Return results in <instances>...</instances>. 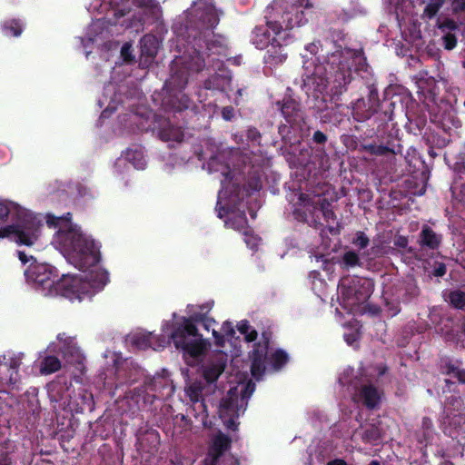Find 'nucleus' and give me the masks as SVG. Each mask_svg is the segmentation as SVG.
Here are the masks:
<instances>
[{
    "instance_id": "f257e3e1",
    "label": "nucleus",
    "mask_w": 465,
    "mask_h": 465,
    "mask_svg": "<svg viewBox=\"0 0 465 465\" xmlns=\"http://www.w3.org/2000/svg\"><path fill=\"white\" fill-rule=\"evenodd\" d=\"M45 221L49 227L58 229L52 244L82 273L64 274L59 278L54 266L34 261L24 272L26 283L43 296L60 295L71 302L90 299L104 290L109 282V274L99 265L100 243L72 223L70 213L65 215L47 213Z\"/></svg>"
},
{
    "instance_id": "f03ea898",
    "label": "nucleus",
    "mask_w": 465,
    "mask_h": 465,
    "mask_svg": "<svg viewBox=\"0 0 465 465\" xmlns=\"http://www.w3.org/2000/svg\"><path fill=\"white\" fill-rule=\"evenodd\" d=\"M88 11L103 16L93 21L81 38L84 48L90 43L100 45L109 35L118 34V27L138 31L145 20L157 21L162 16V8L154 0H92Z\"/></svg>"
},
{
    "instance_id": "7ed1b4c3",
    "label": "nucleus",
    "mask_w": 465,
    "mask_h": 465,
    "mask_svg": "<svg viewBox=\"0 0 465 465\" xmlns=\"http://www.w3.org/2000/svg\"><path fill=\"white\" fill-rule=\"evenodd\" d=\"M213 306V302L203 305L190 304L187 306L188 316H177L173 313V323L163 322L162 331L168 334L169 341L179 350L188 365L193 366L210 348L211 343L198 332L195 322H200L203 329L212 331L215 344L223 345V335L216 331L217 322L205 315Z\"/></svg>"
},
{
    "instance_id": "20e7f679",
    "label": "nucleus",
    "mask_w": 465,
    "mask_h": 465,
    "mask_svg": "<svg viewBox=\"0 0 465 465\" xmlns=\"http://www.w3.org/2000/svg\"><path fill=\"white\" fill-rule=\"evenodd\" d=\"M304 63L305 77L304 87L307 93H312L315 98L328 92L334 95L342 93L344 87L351 81L352 72L363 70L366 66L361 53L356 50H337L327 57V66L317 64L313 72L310 65Z\"/></svg>"
},
{
    "instance_id": "39448f33",
    "label": "nucleus",
    "mask_w": 465,
    "mask_h": 465,
    "mask_svg": "<svg viewBox=\"0 0 465 465\" xmlns=\"http://www.w3.org/2000/svg\"><path fill=\"white\" fill-rule=\"evenodd\" d=\"M312 9L310 0H273L265 10L266 25L254 27L251 43L262 50L282 41L286 31L308 22Z\"/></svg>"
},
{
    "instance_id": "423d86ee",
    "label": "nucleus",
    "mask_w": 465,
    "mask_h": 465,
    "mask_svg": "<svg viewBox=\"0 0 465 465\" xmlns=\"http://www.w3.org/2000/svg\"><path fill=\"white\" fill-rule=\"evenodd\" d=\"M223 155L211 157L203 165L209 173H221L224 179L222 181V189L218 193L216 212L219 218L226 216L225 226L236 231H242L244 242L247 246L254 250L259 245L261 239L246 229L247 220L244 210H241L240 189L235 183H232V176L229 165L221 163Z\"/></svg>"
},
{
    "instance_id": "0eeeda50",
    "label": "nucleus",
    "mask_w": 465,
    "mask_h": 465,
    "mask_svg": "<svg viewBox=\"0 0 465 465\" xmlns=\"http://www.w3.org/2000/svg\"><path fill=\"white\" fill-rule=\"evenodd\" d=\"M11 215L14 223L0 228V239L7 238L18 244L33 245L39 237L40 222L28 209L16 203L0 199V223Z\"/></svg>"
},
{
    "instance_id": "6e6552de",
    "label": "nucleus",
    "mask_w": 465,
    "mask_h": 465,
    "mask_svg": "<svg viewBox=\"0 0 465 465\" xmlns=\"http://www.w3.org/2000/svg\"><path fill=\"white\" fill-rule=\"evenodd\" d=\"M232 385L219 406V416L224 426L232 430L237 429L236 420L242 414L248 405V400L255 390V384L251 381L240 378Z\"/></svg>"
},
{
    "instance_id": "1a4fd4ad",
    "label": "nucleus",
    "mask_w": 465,
    "mask_h": 465,
    "mask_svg": "<svg viewBox=\"0 0 465 465\" xmlns=\"http://www.w3.org/2000/svg\"><path fill=\"white\" fill-rule=\"evenodd\" d=\"M373 291V282L367 278L345 277L338 285V302L349 313H361L364 303Z\"/></svg>"
},
{
    "instance_id": "9d476101",
    "label": "nucleus",
    "mask_w": 465,
    "mask_h": 465,
    "mask_svg": "<svg viewBox=\"0 0 465 465\" xmlns=\"http://www.w3.org/2000/svg\"><path fill=\"white\" fill-rule=\"evenodd\" d=\"M185 29L192 31L194 38L197 32L204 37L213 35L220 21V14L214 7L213 0H193L185 13Z\"/></svg>"
},
{
    "instance_id": "9b49d317",
    "label": "nucleus",
    "mask_w": 465,
    "mask_h": 465,
    "mask_svg": "<svg viewBox=\"0 0 465 465\" xmlns=\"http://www.w3.org/2000/svg\"><path fill=\"white\" fill-rule=\"evenodd\" d=\"M205 64L204 59L194 46L176 56L171 64V74L166 80L164 88L167 92L182 90L188 83L191 74L200 72Z\"/></svg>"
},
{
    "instance_id": "f8f14e48",
    "label": "nucleus",
    "mask_w": 465,
    "mask_h": 465,
    "mask_svg": "<svg viewBox=\"0 0 465 465\" xmlns=\"http://www.w3.org/2000/svg\"><path fill=\"white\" fill-rule=\"evenodd\" d=\"M251 372L254 379L259 381L266 370L268 363L274 371L281 369L288 361V355L282 350H273L269 346L268 339L262 335L254 345L250 354Z\"/></svg>"
},
{
    "instance_id": "ddd939ff",
    "label": "nucleus",
    "mask_w": 465,
    "mask_h": 465,
    "mask_svg": "<svg viewBox=\"0 0 465 465\" xmlns=\"http://www.w3.org/2000/svg\"><path fill=\"white\" fill-rule=\"evenodd\" d=\"M49 352H60L65 361V365L72 369L74 377H78L85 371V354L74 336L64 332L59 333L56 340L47 346Z\"/></svg>"
},
{
    "instance_id": "4468645a",
    "label": "nucleus",
    "mask_w": 465,
    "mask_h": 465,
    "mask_svg": "<svg viewBox=\"0 0 465 465\" xmlns=\"http://www.w3.org/2000/svg\"><path fill=\"white\" fill-rule=\"evenodd\" d=\"M216 384H207L203 381H190L184 387L186 397L193 404L194 417L203 427H211L212 422L208 420L207 397L215 392Z\"/></svg>"
},
{
    "instance_id": "2eb2a0df",
    "label": "nucleus",
    "mask_w": 465,
    "mask_h": 465,
    "mask_svg": "<svg viewBox=\"0 0 465 465\" xmlns=\"http://www.w3.org/2000/svg\"><path fill=\"white\" fill-rule=\"evenodd\" d=\"M227 360L226 353L222 351H217L205 358L200 371L202 377L207 384H216L218 378L224 371Z\"/></svg>"
},
{
    "instance_id": "dca6fc26",
    "label": "nucleus",
    "mask_w": 465,
    "mask_h": 465,
    "mask_svg": "<svg viewBox=\"0 0 465 465\" xmlns=\"http://www.w3.org/2000/svg\"><path fill=\"white\" fill-rule=\"evenodd\" d=\"M131 166L137 170H143L146 161L141 148L129 149L118 157L114 163V169L118 174L130 173Z\"/></svg>"
},
{
    "instance_id": "f3484780",
    "label": "nucleus",
    "mask_w": 465,
    "mask_h": 465,
    "mask_svg": "<svg viewBox=\"0 0 465 465\" xmlns=\"http://www.w3.org/2000/svg\"><path fill=\"white\" fill-rule=\"evenodd\" d=\"M126 342L138 350H146L153 348L158 350L163 348L165 341H161L157 335L143 330H137L129 333L126 337Z\"/></svg>"
},
{
    "instance_id": "a211bd4d",
    "label": "nucleus",
    "mask_w": 465,
    "mask_h": 465,
    "mask_svg": "<svg viewBox=\"0 0 465 465\" xmlns=\"http://www.w3.org/2000/svg\"><path fill=\"white\" fill-rule=\"evenodd\" d=\"M381 391L372 384L364 382L361 384L360 389L353 396L355 401L362 402L369 409L376 408L381 402Z\"/></svg>"
},
{
    "instance_id": "6ab92c4d",
    "label": "nucleus",
    "mask_w": 465,
    "mask_h": 465,
    "mask_svg": "<svg viewBox=\"0 0 465 465\" xmlns=\"http://www.w3.org/2000/svg\"><path fill=\"white\" fill-rule=\"evenodd\" d=\"M24 353H18L10 359L9 363H0V381L2 383L15 384L17 382L18 368L22 363Z\"/></svg>"
},
{
    "instance_id": "aec40b11",
    "label": "nucleus",
    "mask_w": 465,
    "mask_h": 465,
    "mask_svg": "<svg viewBox=\"0 0 465 465\" xmlns=\"http://www.w3.org/2000/svg\"><path fill=\"white\" fill-rule=\"evenodd\" d=\"M230 446V439L223 433L215 435L212 440L204 465H216L218 458Z\"/></svg>"
},
{
    "instance_id": "412c9836",
    "label": "nucleus",
    "mask_w": 465,
    "mask_h": 465,
    "mask_svg": "<svg viewBox=\"0 0 465 465\" xmlns=\"http://www.w3.org/2000/svg\"><path fill=\"white\" fill-rule=\"evenodd\" d=\"M144 386L146 387V395L148 397L152 396L153 398L163 397L164 395H169L173 392V386L169 384V381L163 377H154L153 379H148L144 381Z\"/></svg>"
},
{
    "instance_id": "4be33fe9",
    "label": "nucleus",
    "mask_w": 465,
    "mask_h": 465,
    "mask_svg": "<svg viewBox=\"0 0 465 465\" xmlns=\"http://www.w3.org/2000/svg\"><path fill=\"white\" fill-rule=\"evenodd\" d=\"M118 103V98L115 94V86L114 84L109 83L104 86V92L102 96L98 100V104L100 107L104 106V110L102 113V117L108 116L113 111L116 109V104Z\"/></svg>"
},
{
    "instance_id": "5701e85b",
    "label": "nucleus",
    "mask_w": 465,
    "mask_h": 465,
    "mask_svg": "<svg viewBox=\"0 0 465 465\" xmlns=\"http://www.w3.org/2000/svg\"><path fill=\"white\" fill-rule=\"evenodd\" d=\"M158 134L161 140L167 143H180L183 137L182 129L174 125L170 120L163 124Z\"/></svg>"
},
{
    "instance_id": "b1692460",
    "label": "nucleus",
    "mask_w": 465,
    "mask_h": 465,
    "mask_svg": "<svg viewBox=\"0 0 465 465\" xmlns=\"http://www.w3.org/2000/svg\"><path fill=\"white\" fill-rule=\"evenodd\" d=\"M188 32V37H192L193 41H196L198 38V41H201V37L204 38V42L206 44V49L211 54H222L225 51V44L224 39L221 35H208L206 37L203 36V35H200L199 32H197V35L194 38L193 36L190 35L191 32L190 30H186Z\"/></svg>"
},
{
    "instance_id": "393cba45",
    "label": "nucleus",
    "mask_w": 465,
    "mask_h": 465,
    "mask_svg": "<svg viewBox=\"0 0 465 465\" xmlns=\"http://www.w3.org/2000/svg\"><path fill=\"white\" fill-rule=\"evenodd\" d=\"M231 82L230 74L225 70H220V73L215 74L205 81L204 86L206 89L227 91L231 89Z\"/></svg>"
},
{
    "instance_id": "a878e982",
    "label": "nucleus",
    "mask_w": 465,
    "mask_h": 465,
    "mask_svg": "<svg viewBox=\"0 0 465 465\" xmlns=\"http://www.w3.org/2000/svg\"><path fill=\"white\" fill-rule=\"evenodd\" d=\"M268 50L266 54L264 55V62L272 66L282 64L286 59V54L283 53V50L281 45V41L273 44L272 45L267 47Z\"/></svg>"
},
{
    "instance_id": "bb28decb",
    "label": "nucleus",
    "mask_w": 465,
    "mask_h": 465,
    "mask_svg": "<svg viewBox=\"0 0 465 465\" xmlns=\"http://www.w3.org/2000/svg\"><path fill=\"white\" fill-rule=\"evenodd\" d=\"M141 54L143 57L152 59L159 49V41L153 35H146L141 39Z\"/></svg>"
},
{
    "instance_id": "cd10ccee",
    "label": "nucleus",
    "mask_w": 465,
    "mask_h": 465,
    "mask_svg": "<svg viewBox=\"0 0 465 465\" xmlns=\"http://www.w3.org/2000/svg\"><path fill=\"white\" fill-rule=\"evenodd\" d=\"M92 406V394L87 391L79 392L78 397L70 401L68 408L70 411L82 412L86 407Z\"/></svg>"
},
{
    "instance_id": "c85d7f7f",
    "label": "nucleus",
    "mask_w": 465,
    "mask_h": 465,
    "mask_svg": "<svg viewBox=\"0 0 465 465\" xmlns=\"http://www.w3.org/2000/svg\"><path fill=\"white\" fill-rule=\"evenodd\" d=\"M278 106L282 112V114L288 123H293L296 121L299 114V110L294 101L286 100L282 104L278 103Z\"/></svg>"
},
{
    "instance_id": "c756f323",
    "label": "nucleus",
    "mask_w": 465,
    "mask_h": 465,
    "mask_svg": "<svg viewBox=\"0 0 465 465\" xmlns=\"http://www.w3.org/2000/svg\"><path fill=\"white\" fill-rule=\"evenodd\" d=\"M420 242L423 246H427L430 249H435L440 242V236L436 234L429 227L425 226L421 231Z\"/></svg>"
},
{
    "instance_id": "7c9ffc66",
    "label": "nucleus",
    "mask_w": 465,
    "mask_h": 465,
    "mask_svg": "<svg viewBox=\"0 0 465 465\" xmlns=\"http://www.w3.org/2000/svg\"><path fill=\"white\" fill-rule=\"evenodd\" d=\"M62 367L60 360L55 356H45L40 366V372L42 374H51L59 371Z\"/></svg>"
},
{
    "instance_id": "2f4dec72",
    "label": "nucleus",
    "mask_w": 465,
    "mask_h": 465,
    "mask_svg": "<svg viewBox=\"0 0 465 465\" xmlns=\"http://www.w3.org/2000/svg\"><path fill=\"white\" fill-rule=\"evenodd\" d=\"M417 85L421 92L428 93L430 95H435L438 92L436 80L427 74L419 78Z\"/></svg>"
},
{
    "instance_id": "473e14b6",
    "label": "nucleus",
    "mask_w": 465,
    "mask_h": 465,
    "mask_svg": "<svg viewBox=\"0 0 465 465\" xmlns=\"http://www.w3.org/2000/svg\"><path fill=\"white\" fill-rule=\"evenodd\" d=\"M23 28L24 25L19 20H10L1 25L2 32L6 36H19Z\"/></svg>"
},
{
    "instance_id": "72a5a7b5",
    "label": "nucleus",
    "mask_w": 465,
    "mask_h": 465,
    "mask_svg": "<svg viewBox=\"0 0 465 465\" xmlns=\"http://www.w3.org/2000/svg\"><path fill=\"white\" fill-rule=\"evenodd\" d=\"M237 330L244 336L245 341L248 342L253 341L257 339L256 330H254L245 320L238 322Z\"/></svg>"
},
{
    "instance_id": "f704fd0d",
    "label": "nucleus",
    "mask_w": 465,
    "mask_h": 465,
    "mask_svg": "<svg viewBox=\"0 0 465 465\" xmlns=\"http://www.w3.org/2000/svg\"><path fill=\"white\" fill-rule=\"evenodd\" d=\"M319 272H312L310 277L312 279V285L313 292L319 296L322 300H323V296L325 294L326 282L321 279Z\"/></svg>"
},
{
    "instance_id": "c9c22d12",
    "label": "nucleus",
    "mask_w": 465,
    "mask_h": 465,
    "mask_svg": "<svg viewBox=\"0 0 465 465\" xmlns=\"http://www.w3.org/2000/svg\"><path fill=\"white\" fill-rule=\"evenodd\" d=\"M446 300L454 308L463 309L465 307V293L460 290L450 292Z\"/></svg>"
},
{
    "instance_id": "e433bc0d",
    "label": "nucleus",
    "mask_w": 465,
    "mask_h": 465,
    "mask_svg": "<svg viewBox=\"0 0 465 465\" xmlns=\"http://www.w3.org/2000/svg\"><path fill=\"white\" fill-rule=\"evenodd\" d=\"M138 121L139 117L136 114H126L120 119V123L124 126L125 133L134 132L135 127L134 125L137 124ZM136 128L141 129L139 126H136ZM123 133H124V131H123Z\"/></svg>"
},
{
    "instance_id": "4c0bfd02",
    "label": "nucleus",
    "mask_w": 465,
    "mask_h": 465,
    "mask_svg": "<svg viewBox=\"0 0 465 465\" xmlns=\"http://www.w3.org/2000/svg\"><path fill=\"white\" fill-rule=\"evenodd\" d=\"M445 0H429L423 11V16L430 19L436 15Z\"/></svg>"
},
{
    "instance_id": "58836bf2",
    "label": "nucleus",
    "mask_w": 465,
    "mask_h": 465,
    "mask_svg": "<svg viewBox=\"0 0 465 465\" xmlns=\"http://www.w3.org/2000/svg\"><path fill=\"white\" fill-rule=\"evenodd\" d=\"M299 201L302 206L310 210L311 207L315 209L316 205L321 204L322 199L320 195H313L312 197H309L307 194L300 193Z\"/></svg>"
},
{
    "instance_id": "ea45409f",
    "label": "nucleus",
    "mask_w": 465,
    "mask_h": 465,
    "mask_svg": "<svg viewBox=\"0 0 465 465\" xmlns=\"http://www.w3.org/2000/svg\"><path fill=\"white\" fill-rule=\"evenodd\" d=\"M359 255L352 251L346 252L342 257V264L347 268L359 265Z\"/></svg>"
},
{
    "instance_id": "a19ab883",
    "label": "nucleus",
    "mask_w": 465,
    "mask_h": 465,
    "mask_svg": "<svg viewBox=\"0 0 465 465\" xmlns=\"http://www.w3.org/2000/svg\"><path fill=\"white\" fill-rule=\"evenodd\" d=\"M359 337H360V328H359L357 322L355 323L353 330H351V331H346L344 333L345 341L349 345H353L354 342L357 341Z\"/></svg>"
},
{
    "instance_id": "79ce46f5",
    "label": "nucleus",
    "mask_w": 465,
    "mask_h": 465,
    "mask_svg": "<svg viewBox=\"0 0 465 465\" xmlns=\"http://www.w3.org/2000/svg\"><path fill=\"white\" fill-rule=\"evenodd\" d=\"M363 104L364 100L359 99L352 105L353 114L356 118H358V120H363L365 118H369L370 116L369 114H363L361 112V108Z\"/></svg>"
},
{
    "instance_id": "37998d69",
    "label": "nucleus",
    "mask_w": 465,
    "mask_h": 465,
    "mask_svg": "<svg viewBox=\"0 0 465 465\" xmlns=\"http://www.w3.org/2000/svg\"><path fill=\"white\" fill-rule=\"evenodd\" d=\"M447 372L457 378L460 382L465 383V368L460 369L459 367L450 366Z\"/></svg>"
},
{
    "instance_id": "c03bdc74",
    "label": "nucleus",
    "mask_w": 465,
    "mask_h": 465,
    "mask_svg": "<svg viewBox=\"0 0 465 465\" xmlns=\"http://www.w3.org/2000/svg\"><path fill=\"white\" fill-rule=\"evenodd\" d=\"M353 243L359 248L362 249L368 245L369 239L363 232H358L355 239L353 240Z\"/></svg>"
},
{
    "instance_id": "a18cd8bd",
    "label": "nucleus",
    "mask_w": 465,
    "mask_h": 465,
    "mask_svg": "<svg viewBox=\"0 0 465 465\" xmlns=\"http://www.w3.org/2000/svg\"><path fill=\"white\" fill-rule=\"evenodd\" d=\"M444 45L445 48L448 50L453 49L457 45V40L454 35L452 34H446L443 37Z\"/></svg>"
},
{
    "instance_id": "49530a36",
    "label": "nucleus",
    "mask_w": 465,
    "mask_h": 465,
    "mask_svg": "<svg viewBox=\"0 0 465 465\" xmlns=\"http://www.w3.org/2000/svg\"><path fill=\"white\" fill-rule=\"evenodd\" d=\"M222 334L224 336L231 337L234 334V329L231 322H224L222 325Z\"/></svg>"
},
{
    "instance_id": "de8ad7c7",
    "label": "nucleus",
    "mask_w": 465,
    "mask_h": 465,
    "mask_svg": "<svg viewBox=\"0 0 465 465\" xmlns=\"http://www.w3.org/2000/svg\"><path fill=\"white\" fill-rule=\"evenodd\" d=\"M121 55L124 59V61H125V62H130L132 60L131 45L130 44H124L122 46Z\"/></svg>"
},
{
    "instance_id": "09e8293b",
    "label": "nucleus",
    "mask_w": 465,
    "mask_h": 465,
    "mask_svg": "<svg viewBox=\"0 0 465 465\" xmlns=\"http://www.w3.org/2000/svg\"><path fill=\"white\" fill-rule=\"evenodd\" d=\"M458 27L456 22L452 21V20H446L442 23H440L439 24V28L441 29V30H450V31H452V30H456Z\"/></svg>"
},
{
    "instance_id": "8fccbe9b",
    "label": "nucleus",
    "mask_w": 465,
    "mask_h": 465,
    "mask_svg": "<svg viewBox=\"0 0 465 465\" xmlns=\"http://www.w3.org/2000/svg\"><path fill=\"white\" fill-rule=\"evenodd\" d=\"M223 118L226 121H231L234 116V111L232 107L226 106L222 110Z\"/></svg>"
},
{
    "instance_id": "3c124183",
    "label": "nucleus",
    "mask_w": 465,
    "mask_h": 465,
    "mask_svg": "<svg viewBox=\"0 0 465 465\" xmlns=\"http://www.w3.org/2000/svg\"><path fill=\"white\" fill-rule=\"evenodd\" d=\"M368 148L374 154H384L388 151V148L385 146L370 145Z\"/></svg>"
},
{
    "instance_id": "603ef678",
    "label": "nucleus",
    "mask_w": 465,
    "mask_h": 465,
    "mask_svg": "<svg viewBox=\"0 0 465 465\" xmlns=\"http://www.w3.org/2000/svg\"><path fill=\"white\" fill-rule=\"evenodd\" d=\"M454 12H460L465 9V0H454L452 3Z\"/></svg>"
},
{
    "instance_id": "864d4df0",
    "label": "nucleus",
    "mask_w": 465,
    "mask_h": 465,
    "mask_svg": "<svg viewBox=\"0 0 465 465\" xmlns=\"http://www.w3.org/2000/svg\"><path fill=\"white\" fill-rule=\"evenodd\" d=\"M313 140L318 143H324L326 141V135L323 133L317 131L313 134Z\"/></svg>"
},
{
    "instance_id": "5fc2aeb1",
    "label": "nucleus",
    "mask_w": 465,
    "mask_h": 465,
    "mask_svg": "<svg viewBox=\"0 0 465 465\" xmlns=\"http://www.w3.org/2000/svg\"><path fill=\"white\" fill-rule=\"evenodd\" d=\"M133 374L135 375V376H138V375L142 376V375H143V371L140 368H138V367H134L133 370L131 371V375L129 377L130 382H134V381H136V377L132 379V375Z\"/></svg>"
},
{
    "instance_id": "6e6d98bb",
    "label": "nucleus",
    "mask_w": 465,
    "mask_h": 465,
    "mask_svg": "<svg viewBox=\"0 0 465 465\" xmlns=\"http://www.w3.org/2000/svg\"><path fill=\"white\" fill-rule=\"evenodd\" d=\"M395 245L399 246V247H401V248H405L407 245H408V240L406 237H403V236H399L396 240H395Z\"/></svg>"
},
{
    "instance_id": "4d7b16f0",
    "label": "nucleus",
    "mask_w": 465,
    "mask_h": 465,
    "mask_svg": "<svg viewBox=\"0 0 465 465\" xmlns=\"http://www.w3.org/2000/svg\"><path fill=\"white\" fill-rule=\"evenodd\" d=\"M306 50L312 54H316L319 52V45L316 43H312L306 46Z\"/></svg>"
},
{
    "instance_id": "13d9d810",
    "label": "nucleus",
    "mask_w": 465,
    "mask_h": 465,
    "mask_svg": "<svg viewBox=\"0 0 465 465\" xmlns=\"http://www.w3.org/2000/svg\"><path fill=\"white\" fill-rule=\"evenodd\" d=\"M446 273V267L443 264H440L434 271L436 276H443Z\"/></svg>"
},
{
    "instance_id": "bf43d9fd",
    "label": "nucleus",
    "mask_w": 465,
    "mask_h": 465,
    "mask_svg": "<svg viewBox=\"0 0 465 465\" xmlns=\"http://www.w3.org/2000/svg\"><path fill=\"white\" fill-rule=\"evenodd\" d=\"M327 465H347V464L343 460L337 459V460L329 461L327 463Z\"/></svg>"
},
{
    "instance_id": "052dcab7",
    "label": "nucleus",
    "mask_w": 465,
    "mask_h": 465,
    "mask_svg": "<svg viewBox=\"0 0 465 465\" xmlns=\"http://www.w3.org/2000/svg\"><path fill=\"white\" fill-rule=\"evenodd\" d=\"M365 437L368 440H376V439H378L380 437V433L378 431H373V432H371V435L366 433Z\"/></svg>"
},
{
    "instance_id": "680f3d73",
    "label": "nucleus",
    "mask_w": 465,
    "mask_h": 465,
    "mask_svg": "<svg viewBox=\"0 0 465 465\" xmlns=\"http://www.w3.org/2000/svg\"><path fill=\"white\" fill-rule=\"evenodd\" d=\"M422 423H423V426H424L426 429H430V428L431 427V425H432L431 420H429V419H427V418L423 419Z\"/></svg>"
},
{
    "instance_id": "e2e57ef3",
    "label": "nucleus",
    "mask_w": 465,
    "mask_h": 465,
    "mask_svg": "<svg viewBox=\"0 0 465 465\" xmlns=\"http://www.w3.org/2000/svg\"><path fill=\"white\" fill-rule=\"evenodd\" d=\"M18 256H19L20 261L23 263H25L28 261L26 255L24 252H18Z\"/></svg>"
},
{
    "instance_id": "0e129e2a",
    "label": "nucleus",
    "mask_w": 465,
    "mask_h": 465,
    "mask_svg": "<svg viewBox=\"0 0 465 465\" xmlns=\"http://www.w3.org/2000/svg\"><path fill=\"white\" fill-rule=\"evenodd\" d=\"M261 187L259 181H255L254 183L252 185L251 190L256 191Z\"/></svg>"
},
{
    "instance_id": "69168bd1",
    "label": "nucleus",
    "mask_w": 465,
    "mask_h": 465,
    "mask_svg": "<svg viewBox=\"0 0 465 465\" xmlns=\"http://www.w3.org/2000/svg\"><path fill=\"white\" fill-rule=\"evenodd\" d=\"M458 419H459V421L461 422V421H464L465 419H464V416L461 412H459V414L457 415Z\"/></svg>"
},
{
    "instance_id": "338daca9",
    "label": "nucleus",
    "mask_w": 465,
    "mask_h": 465,
    "mask_svg": "<svg viewBox=\"0 0 465 465\" xmlns=\"http://www.w3.org/2000/svg\"><path fill=\"white\" fill-rule=\"evenodd\" d=\"M232 61L233 62V64H240V58H233Z\"/></svg>"
},
{
    "instance_id": "774afa93",
    "label": "nucleus",
    "mask_w": 465,
    "mask_h": 465,
    "mask_svg": "<svg viewBox=\"0 0 465 465\" xmlns=\"http://www.w3.org/2000/svg\"><path fill=\"white\" fill-rule=\"evenodd\" d=\"M331 265L330 263L325 262L324 269H325V270H327V271H329V270H330V268H331Z\"/></svg>"
}]
</instances>
